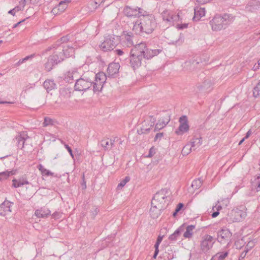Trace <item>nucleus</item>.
<instances>
[{
    "label": "nucleus",
    "instance_id": "f257e3e1",
    "mask_svg": "<svg viewBox=\"0 0 260 260\" xmlns=\"http://www.w3.org/2000/svg\"><path fill=\"white\" fill-rule=\"evenodd\" d=\"M106 80L107 76L104 72L95 74L93 71H88L76 80L74 89L76 91H85L92 87L94 93H99L102 91Z\"/></svg>",
    "mask_w": 260,
    "mask_h": 260
},
{
    "label": "nucleus",
    "instance_id": "f03ea898",
    "mask_svg": "<svg viewBox=\"0 0 260 260\" xmlns=\"http://www.w3.org/2000/svg\"><path fill=\"white\" fill-rule=\"evenodd\" d=\"M162 52L163 49L161 47L152 48L145 42H141L131 50L129 55L130 65L135 70L141 66L143 59H150Z\"/></svg>",
    "mask_w": 260,
    "mask_h": 260
},
{
    "label": "nucleus",
    "instance_id": "7ed1b4c3",
    "mask_svg": "<svg viewBox=\"0 0 260 260\" xmlns=\"http://www.w3.org/2000/svg\"><path fill=\"white\" fill-rule=\"evenodd\" d=\"M156 27V22L152 14L139 18L134 23L132 30L136 35L143 36L151 34Z\"/></svg>",
    "mask_w": 260,
    "mask_h": 260
},
{
    "label": "nucleus",
    "instance_id": "20e7f679",
    "mask_svg": "<svg viewBox=\"0 0 260 260\" xmlns=\"http://www.w3.org/2000/svg\"><path fill=\"white\" fill-rule=\"evenodd\" d=\"M234 20V17L232 14H225L222 16L216 15L210 21L212 29L214 31L220 30L225 28L226 26L231 24Z\"/></svg>",
    "mask_w": 260,
    "mask_h": 260
},
{
    "label": "nucleus",
    "instance_id": "39448f33",
    "mask_svg": "<svg viewBox=\"0 0 260 260\" xmlns=\"http://www.w3.org/2000/svg\"><path fill=\"white\" fill-rule=\"evenodd\" d=\"M169 190L167 188L161 189L160 190L157 191L154 196L152 201L151 204L157 205L159 206H162L164 209H165L169 204V197L168 194Z\"/></svg>",
    "mask_w": 260,
    "mask_h": 260
},
{
    "label": "nucleus",
    "instance_id": "423d86ee",
    "mask_svg": "<svg viewBox=\"0 0 260 260\" xmlns=\"http://www.w3.org/2000/svg\"><path fill=\"white\" fill-rule=\"evenodd\" d=\"M246 208L241 205L232 210L228 214L227 219L230 222H240L246 216Z\"/></svg>",
    "mask_w": 260,
    "mask_h": 260
},
{
    "label": "nucleus",
    "instance_id": "0eeeda50",
    "mask_svg": "<svg viewBox=\"0 0 260 260\" xmlns=\"http://www.w3.org/2000/svg\"><path fill=\"white\" fill-rule=\"evenodd\" d=\"M216 241V239L211 235H204L200 242V250L202 253H207L212 247Z\"/></svg>",
    "mask_w": 260,
    "mask_h": 260
},
{
    "label": "nucleus",
    "instance_id": "6e6552de",
    "mask_svg": "<svg viewBox=\"0 0 260 260\" xmlns=\"http://www.w3.org/2000/svg\"><path fill=\"white\" fill-rule=\"evenodd\" d=\"M117 36L114 35H109L105 38L104 41L101 44L100 48L104 51H109L113 50L117 44L116 40Z\"/></svg>",
    "mask_w": 260,
    "mask_h": 260
},
{
    "label": "nucleus",
    "instance_id": "1a4fd4ad",
    "mask_svg": "<svg viewBox=\"0 0 260 260\" xmlns=\"http://www.w3.org/2000/svg\"><path fill=\"white\" fill-rule=\"evenodd\" d=\"M232 234L227 228L222 229L217 232V240L220 244L229 243L231 241Z\"/></svg>",
    "mask_w": 260,
    "mask_h": 260
},
{
    "label": "nucleus",
    "instance_id": "9d476101",
    "mask_svg": "<svg viewBox=\"0 0 260 260\" xmlns=\"http://www.w3.org/2000/svg\"><path fill=\"white\" fill-rule=\"evenodd\" d=\"M179 122L180 123L179 126L175 131L177 135H182L189 131V126L188 124V119L186 116H181L179 118Z\"/></svg>",
    "mask_w": 260,
    "mask_h": 260
},
{
    "label": "nucleus",
    "instance_id": "9b49d317",
    "mask_svg": "<svg viewBox=\"0 0 260 260\" xmlns=\"http://www.w3.org/2000/svg\"><path fill=\"white\" fill-rule=\"evenodd\" d=\"M59 99L65 103L71 97L72 89L69 87H62L59 89Z\"/></svg>",
    "mask_w": 260,
    "mask_h": 260
},
{
    "label": "nucleus",
    "instance_id": "f8f14e48",
    "mask_svg": "<svg viewBox=\"0 0 260 260\" xmlns=\"http://www.w3.org/2000/svg\"><path fill=\"white\" fill-rule=\"evenodd\" d=\"M13 203L5 200L0 205V215L4 216L11 212V207Z\"/></svg>",
    "mask_w": 260,
    "mask_h": 260
},
{
    "label": "nucleus",
    "instance_id": "ddd939ff",
    "mask_svg": "<svg viewBox=\"0 0 260 260\" xmlns=\"http://www.w3.org/2000/svg\"><path fill=\"white\" fill-rule=\"evenodd\" d=\"M57 57L56 56H50L45 63L44 67L47 72L50 71L53 68L54 65L58 63V60H57Z\"/></svg>",
    "mask_w": 260,
    "mask_h": 260
},
{
    "label": "nucleus",
    "instance_id": "4468645a",
    "mask_svg": "<svg viewBox=\"0 0 260 260\" xmlns=\"http://www.w3.org/2000/svg\"><path fill=\"white\" fill-rule=\"evenodd\" d=\"M120 67L119 63L112 62L110 63L107 69V74L108 76L112 77L118 74Z\"/></svg>",
    "mask_w": 260,
    "mask_h": 260
},
{
    "label": "nucleus",
    "instance_id": "2eb2a0df",
    "mask_svg": "<svg viewBox=\"0 0 260 260\" xmlns=\"http://www.w3.org/2000/svg\"><path fill=\"white\" fill-rule=\"evenodd\" d=\"M157 205L151 204V207L150 209V214L152 218H157L161 214V211L165 209L162 206H159Z\"/></svg>",
    "mask_w": 260,
    "mask_h": 260
},
{
    "label": "nucleus",
    "instance_id": "dca6fc26",
    "mask_svg": "<svg viewBox=\"0 0 260 260\" xmlns=\"http://www.w3.org/2000/svg\"><path fill=\"white\" fill-rule=\"evenodd\" d=\"M77 69H71V70H69V71L64 73L63 80L66 82H71L74 79V78H76L77 77Z\"/></svg>",
    "mask_w": 260,
    "mask_h": 260
},
{
    "label": "nucleus",
    "instance_id": "f3484780",
    "mask_svg": "<svg viewBox=\"0 0 260 260\" xmlns=\"http://www.w3.org/2000/svg\"><path fill=\"white\" fill-rule=\"evenodd\" d=\"M122 36H124V40L123 42L127 47H130L133 46L134 43L133 39L134 38V35L133 32L127 31H123Z\"/></svg>",
    "mask_w": 260,
    "mask_h": 260
},
{
    "label": "nucleus",
    "instance_id": "a211bd4d",
    "mask_svg": "<svg viewBox=\"0 0 260 260\" xmlns=\"http://www.w3.org/2000/svg\"><path fill=\"white\" fill-rule=\"evenodd\" d=\"M260 7V2L257 0H252L249 2L246 7L247 11L254 12Z\"/></svg>",
    "mask_w": 260,
    "mask_h": 260
},
{
    "label": "nucleus",
    "instance_id": "6ab92c4d",
    "mask_svg": "<svg viewBox=\"0 0 260 260\" xmlns=\"http://www.w3.org/2000/svg\"><path fill=\"white\" fill-rule=\"evenodd\" d=\"M115 139H116V138L114 140L109 138L104 139L101 141V145L105 150H110L114 145Z\"/></svg>",
    "mask_w": 260,
    "mask_h": 260
},
{
    "label": "nucleus",
    "instance_id": "aec40b11",
    "mask_svg": "<svg viewBox=\"0 0 260 260\" xmlns=\"http://www.w3.org/2000/svg\"><path fill=\"white\" fill-rule=\"evenodd\" d=\"M169 116L160 119L155 125L154 131L156 132L164 128L170 121Z\"/></svg>",
    "mask_w": 260,
    "mask_h": 260
},
{
    "label": "nucleus",
    "instance_id": "412c9836",
    "mask_svg": "<svg viewBox=\"0 0 260 260\" xmlns=\"http://www.w3.org/2000/svg\"><path fill=\"white\" fill-rule=\"evenodd\" d=\"M210 82L207 80H205L203 83H198L194 87V91L196 92H198L206 90L210 86Z\"/></svg>",
    "mask_w": 260,
    "mask_h": 260
},
{
    "label": "nucleus",
    "instance_id": "4be33fe9",
    "mask_svg": "<svg viewBox=\"0 0 260 260\" xmlns=\"http://www.w3.org/2000/svg\"><path fill=\"white\" fill-rule=\"evenodd\" d=\"M205 8L196 7L194 8V15L192 18L193 21H199L201 17L205 16Z\"/></svg>",
    "mask_w": 260,
    "mask_h": 260
},
{
    "label": "nucleus",
    "instance_id": "5701e85b",
    "mask_svg": "<svg viewBox=\"0 0 260 260\" xmlns=\"http://www.w3.org/2000/svg\"><path fill=\"white\" fill-rule=\"evenodd\" d=\"M202 137H194L190 141L189 144L191 146L193 150H196L202 144Z\"/></svg>",
    "mask_w": 260,
    "mask_h": 260
},
{
    "label": "nucleus",
    "instance_id": "b1692460",
    "mask_svg": "<svg viewBox=\"0 0 260 260\" xmlns=\"http://www.w3.org/2000/svg\"><path fill=\"white\" fill-rule=\"evenodd\" d=\"M35 214L39 218H45L50 214V211L47 208H42L40 209L36 210Z\"/></svg>",
    "mask_w": 260,
    "mask_h": 260
},
{
    "label": "nucleus",
    "instance_id": "393cba45",
    "mask_svg": "<svg viewBox=\"0 0 260 260\" xmlns=\"http://www.w3.org/2000/svg\"><path fill=\"white\" fill-rule=\"evenodd\" d=\"M59 50L63 51L64 57H70L74 55L75 50L72 46L63 47V48H59Z\"/></svg>",
    "mask_w": 260,
    "mask_h": 260
},
{
    "label": "nucleus",
    "instance_id": "a878e982",
    "mask_svg": "<svg viewBox=\"0 0 260 260\" xmlns=\"http://www.w3.org/2000/svg\"><path fill=\"white\" fill-rule=\"evenodd\" d=\"M29 138L27 134L25 133L21 134L18 137L16 138L17 141V146L20 149L24 147L25 141Z\"/></svg>",
    "mask_w": 260,
    "mask_h": 260
},
{
    "label": "nucleus",
    "instance_id": "bb28decb",
    "mask_svg": "<svg viewBox=\"0 0 260 260\" xmlns=\"http://www.w3.org/2000/svg\"><path fill=\"white\" fill-rule=\"evenodd\" d=\"M123 13L127 17H137V9L132 8L129 6H126L123 9Z\"/></svg>",
    "mask_w": 260,
    "mask_h": 260
},
{
    "label": "nucleus",
    "instance_id": "cd10ccee",
    "mask_svg": "<svg viewBox=\"0 0 260 260\" xmlns=\"http://www.w3.org/2000/svg\"><path fill=\"white\" fill-rule=\"evenodd\" d=\"M184 225L180 226L173 234L169 236V239L171 241L177 240L180 237L181 233L184 231Z\"/></svg>",
    "mask_w": 260,
    "mask_h": 260
},
{
    "label": "nucleus",
    "instance_id": "c85d7f7f",
    "mask_svg": "<svg viewBox=\"0 0 260 260\" xmlns=\"http://www.w3.org/2000/svg\"><path fill=\"white\" fill-rule=\"evenodd\" d=\"M43 86L47 90V92L55 89L56 87V84L54 83L53 80H46L44 83Z\"/></svg>",
    "mask_w": 260,
    "mask_h": 260
},
{
    "label": "nucleus",
    "instance_id": "c756f323",
    "mask_svg": "<svg viewBox=\"0 0 260 260\" xmlns=\"http://www.w3.org/2000/svg\"><path fill=\"white\" fill-rule=\"evenodd\" d=\"M16 172V170L0 172V181L7 179L10 176L15 175Z\"/></svg>",
    "mask_w": 260,
    "mask_h": 260
},
{
    "label": "nucleus",
    "instance_id": "7c9ffc66",
    "mask_svg": "<svg viewBox=\"0 0 260 260\" xmlns=\"http://www.w3.org/2000/svg\"><path fill=\"white\" fill-rule=\"evenodd\" d=\"M146 120H145L144 121V123L143 124L142 126L141 127V128L138 129L137 130V133L139 135H142L143 134H148L150 132L151 127H150L149 124L147 125L146 124Z\"/></svg>",
    "mask_w": 260,
    "mask_h": 260
},
{
    "label": "nucleus",
    "instance_id": "2f4dec72",
    "mask_svg": "<svg viewBox=\"0 0 260 260\" xmlns=\"http://www.w3.org/2000/svg\"><path fill=\"white\" fill-rule=\"evenodd\" d=\"M196 226L194 225H189L186 227V231L183 234V237L185 238L190 239L192 237L193 231L195 229Z\"/></svg>",
    "mask_w": 260,
    "mask_h": 260
},
{
    "label": "nucleus",
    "instance_id": "473e14b6",
    "mask_svg": "<svg viewBox=\"0 0 260 260\" xmlns=\"http://www.w3.org/2000/svg\"><path fill=\"white\" fill-rule=\"evenodd\" d=\"M228 255V251L219 252L213 255L211 260H224Z\"/></svg>",
    "mask_w": 260,
    "mask_h": 260
},
{
    "label": "nucleus",
    "instance_id": "72a5a7b5",
    "mask_svg": "<svg viewBox=\"0 0 260 260\" xmlns=\"http://www.w3.org/2000/svg\"><path fill=\"white\" fill-rule=\"evenodd\" d=\"M37 168L41 172L42 175L43 176H53L54 174L53 173L46 169L42 164H39L37 166Z\"/></svg>",
    "mask_w": 260,
    "mask_h": 260
},
{
    "label": "nucleus",
    "instance_id": "f704fd0d",
    "mask_svg": "<svg viewBox=\"0 0 260 260\" xmlns=\"http://www.w3.org/2000/svg\"><path fill=\"white\" fill-rule=\"evenodd\" d=\"M71 39V36L70 35H67L66 36L62 37L59 40H57L56 42V45H57V47H59L62 43H67L70 41Z\"/></svg>",
    "mask_w": 260,
    "mask_h": 260
},
{
    "label": "nucleus",
    "instance_id": "c9c22d12",
    "mask_svg": "<svg viewBox=\"0 0 260 260\" xmlns=\"http://www.w3.org/2000/svg\"><path fill=\"white\" fill-rule=\"evenodd\" d=\"M252 186L256 191H260V176H257L252 182Z\"/></svg>",
    "mask_w": 260,
    "mask_h": 260
},
{
    "label": "nucleus",
    "instance_id": "e433bc0d",
    "mask_svg": "<svg viewBox=\"0 0 260 260\" xmlns=\"http://www.w3.org/2000/svg\"><path fill=\"white\" fill-rule=\"evenodd\" d=\"M202 184V182L200 179L194 180L191 183V187L193 189H197L199 188Z\"/></svg>",
    "mask_w": 260,
    "mask_h": 260
},
{
    "label": "nucleus",
    "instance_id": "4c0bfd02",
    "mask_svg": "<svg viewBox=\"0 0 260 260\" xmlns=\"http://www.w3.org/2000/svg\"><path fill=\"white\" fill-rule=\"evenodd\" d=\"M53 56H56L57 57L58 59L57 60H58V63L61 62L66 58L64 57L63 51H62L60 52H58L57 51H55Z\"/></svg>",
    "mask_w": 260,
    "mask_h": 260
},
{
    "label": "nucleus",
    "instance_id": "58836bf2",
    "mask_svg": "<svg viewBox=\"0 0 260 260\" xmlns=\"http://www.w3.org/2000/svg\"><path fill=\"white\" fill-rule=\"evenodd\" d=\"M253 95L254 98H257L260 96V81L253 88Z\"/></svg>",
    "mask_w": 260,
    "mask_h": 260
},
{
    "label": "nucleus",
    "instance_id": "ea45409f",
    "mask_svg": "<svg viewBox=\"0 0 260 260\" xmlns=\"http://www.w3.org/2000/svg\"><path fill=\"white\" fill-rule=\"evenodd\" d=\"M171 16V15H170L168 11H164L162 13V17L163 20L168 22L169 24H170Z\"/></svg>",
    "mask_w": 260,
    "mask_h": 260
},
{
    "label": "nucleus",
    "instance_id": "a19ab883",
    "mask_svg": "<svg viewBox=\"0 0 260 260\" xmlns=\"http://www.w3.org/2000/svg\"><path fill=\"white\" fill-rule=\"evenodd\" d=\"M54 123V120L49 117H46L44 118V121L43 123V126L46 127L48 125H53Z\"/></svg>",
    "mask_w": 260,
    "mask_h": 260
},
{
    "label": "nucleus",
    "instance_id": "79ce46f5",
    "mask_svg": "<svg viewBox=\"0 0 260 260\" xmlns=\"http://www.w3.org/2000/svg\"><path fill=\"white\" fill-rule=\"evenodd\" d=\"M116 54L118 56H123L122 58H124V57L128 56V52L126 50H123L121 49H116L115 50Z\"/></svg>",
    "mask_w": 260,
    "mask_h": 260
},
{
    "label": "nucleus",
    "instance_id": "37998d69",
    "mask_svg": "<svg viewBox=\"0 0 260 260\" xmlns=\"http://www.w3.org/2000/svg\"><path fill=\"white\" fill-rule=\"evenodd\" d=\"M193 149L191 148L190 144H187L182 149V153L183 155H187L189 154Z\"/></svg>",
    "mask_w": 260,
    "mask_h": 260
},
{
    "label": "nucleus",
    "instance_id": "c03bdc74",
    "mask_svg": "<svg viewBox=\"0 0 260 260\" xmlns=\"http://www.w3.org/2000/svg\"><path fill=\"white\" fill-rule=\"evenodd\" d=\"M221 209V206L220 205H216L215 206L213 207L212 210L216 211H214L211 215L213 218L216 217L219 214V211Z\"/></svg>",
    "mask_w": 260,
    "mask_h": 260
},
{
    "label": "nucleus",
    "instance_id": "a18cd8bd",
    "mask_svg": "<svg viewBox=\"0 0 260 260\" xmlns=\"http://www.w3.org/2000/svg\"><path fill=\"white\" fill-rule=\"evenodd\" d=\"M130 180V178L128 176H126L124 179L121 180L120 182L118 184L117 188H120L123 187L127 182Z\"/></svg>",
    "mask_w": 260,
    "mask_h": 260
},
{
    "label": "nucleus",
    "instance_id": "49530a36",
    "mask_svg": "<svg viewBox=\"0 0 260 260\" xmlns=\"http://www.w3.org/2000/svg\"><path fill=\"white\" fill-rule=\"evenodd\" d=\"M70 1L69 0H65L64 1H61L59 3V9H61L63 10L67 8V4L69 3Z\"/></svg>",
    "mask_w": 260,
    "mask_h": 260
},
{
    "label": "nucleus",
    "instance_id": "de8ad7c7",
    "mask_svg": "<svg viewBox=\"0 0 260 260\" xmlns=\"http://www.w3.org/2000/svg\"><path fill=\"white\" fill-rule=\"evenodd\" d=\"M179 18H180V15H179V13H178L177 15H172L170 17L171 21H170V25L172 24L174 21H178L179 20Z\"/></svg>",
    "mask_w": 260,
    "mask_h": 260
},
{
    "label": "nucleus",
    "instance_id": "09e8293b",
    "mask_svg": "<svg viewBox=\"0 0 260 260\" xmlns=\"http://www.w3.org/2000/svg\"><path fill=\"white\" fill-rule=\"evenodd\" d=\"M156 153V149L154 147H152L149 151V153L147 157H152Z\"/></svg>",
    "mask_w": 260,
    "mask_h": 260
},
{
    "label": "nucleus",
    "instance_id": "8fccbe9b",
    "mask_svg": "<svg viewBox=\"0 0 260 260\" xmlns=\"http://www.w3.org/2000/svg\"><path fill=\"white\" fill-rule=\"evenodd\" d=\"M148 118L149 119V123L148 124L150 127H152L156 121V118L152 116H149Z\"/></svg>",
    "mask_w": 260,
    "mask_h": 260
},
{
    "label": "nucleus",
    "instance_id": "3c124183",
    "mask_svg": "<svg viewBox=\"0 0 260 260\" xmlns=\"http://www.w3.org/2000/svg\"><path fill=\"white\" fill-rule=\"evenodd\" d=\"M159 244H160V243L156 242V243L154 245L155 251H154V253L153 255L154 258H156V256L157 255V254L158 253V252H159L158 247H159Z\"/></svg>",
    "mask_w": 260,
    "mask_h": 260
},
{
    "label": "nucleus",
    "instance_id": "603ef678",
    "mask_svg": "<svg viewBox=\"0 0 260 260\" xmlns=\"http://www.w3.org/2000/svg\"><path fill=\"white\" fill-rule=\"evenodd\" d=\"M100 210L98 207H94L91 210V213L93 217H95L99 212Z\"/></svg>",
    "mask_w": 260,
    "mask_h": 260
},
{
    "label": "nucleus",
    "instance_id": "864d4df0",
    "mask_svg": "<svg viewBox=\"0 0 260 260\" xmlns=\"http://www.w3.org/2000/svg\"><path fill=\"white\" fill-rule=\"evenodd\" d=\"M145 11H143V9L138 8V9L137 10V16L140 17V16L143 17V16H146L147 15H145Z\"/></svg>",
    "mask_w": 260,
    "mask_h": 260
},
{
    "label": "nucleus",
    "instance_id": "5fc2aeb1",
    "mask_svg": "<svg viewBox=\"0 0 260 260\" xmlns=\"http://www.w3.org/2000/svg\"><path fill=\"white\" fill-rule=\"evenodd\" d=\"M12 182H13L12 186L13 187H14L15 188H17V187H20L22 186L20 184V183L19 182L18 180L14 179L12 180Z\"/></svg>",
    "mask_w": 260,
    "mask_h": 260
},
{
    "label": "nucleus",
    "instance_id": "6e6d98bb",
    "mask_svg": "<svg viewBox=\"0 0 260 260\" xmlns=\"http://www.w3.org/2000/svg\"><path fill=\"white\" fill-rule=\"evenodd\" d=\"M18 180L19 182L20 183V184L22 186L24 184H29V182L25 178H20L19 179H18Z\"/></svg>",
    "mask_w": 260,
    "mask_h": 260
},
{
    "label": "nucleus",
    "instance_id": "4d7b16f0",
    "mask_svg": "<svg viewBox=\"0 0 260 260\" xmlns=\"http://www.w3.org/2000/svg\"><path fill=\"white\" fill-rule=\"evenodd\" d=\"M188 23H184V24H178L177 25V28L179 29H183L188 27Z\"/></svg>",
    "mask_w": 260,
    "mask_h": 260
},
{
    "label": "nucleus",
    "instance_id": "13d9d810",
    "mask_svg": "<svg viewBox=\"0 0 260 260\" xmlns=\"http://www.w3.org/2000/svg\"><path fill=\"white\" fill-rule=\"evenodd\" d=\"M64 146H65V148L67 149V150L69 152V153L71 155V156H72V157L73 158H74V156L73 151H72L71 148L67 144H64Z\"/></svg>",
    "mask_w": 260,
    "mask_h": 260
},
{
    "label": "nucleus",
    "instance_id": "bf43d9fd",
    "mask_svg": "<svg viewBox=\"0 0 260 260\" xmlns=\"http://www.w3.org/2000/svg\"><path fill=\"white\" fill-rule=\"evenodd\" d=\"M183 207L184 204L183 203H180L177 205L175 210L177 212H179L183 208Z\"/></svg>",
    "mask_w": 260,
    "mask_h": 260
},
{
    "label": "nucleus",
    "instance_id": "052dcab7",
    "mask_svg": "<svg viewBox=\"0 0 260 260\" xmlns=\"http://www.w3.org/2000/svg\"><path fill=\"white\" fill-rule=\"evenodd\" d=\"M164 136L163 133H157L154 137V141H157L158 139H161Z\"/></svg>",
    "mask_w": 260,
    "mask_h": 260
},
{
    "label": "nucleus",
    "instance_id": "680f3d73",
    "mask_svg": "<svg viewBox=\"0 0 260 260\" xmlns=\"http://www.w3.org/2000/svg\"><path fill=\"white\" fill-rule=\"evenodd\" d=\"M53 48H56V49H58L59 48H58V47H57V45H56V44H55L52 45L50 47H48L45 50V52H47V51H50L51 49H53Z\"/></svg>",
    "mask_w": 260,
    "mask_h": 260
},
{
    "label": "nucleus",
    "instance_id": "e2e57ef3",
    "mask_svg": "<svg viewBox=\"0 0 260 260\" xmlns=\"http://www.w3.org/2000/svg\"><path fill=\"white\" fill-rule=\"evenodd\" d=\"M34 56H35V54H31L30 55L27 56L25 57L22 59V61H23L24 62L25 61L28 60L29 59L33 58Z\"/></svg>",
    "mask_w": 260,
    "mask_h": 260
},
{
    "label": "nucleus",
    "instance_id": "0e129e2a",
    "mask_svg": "<svg viewBox=\"0 0 260 260\" xmlns=\"http://www.w3.org/2000/svg\"><path fill=\"white\" fill-rule=\"evenodd\" d=\"M251 134H252V131H251V129H249V131L246 133V135H245V136L244 137V138H245V139H248V138L249 137V136L251 135Z\"/></svg>",
    "mask_w": 260,
    "mask_h": 260
},
{
    "label": "nucleus",
    "instance_id": "69168bd1",
    "mask_svg": "<svg viewBox=\"0 0 260 260\" xmlns=\"http://www.w3.org/2000/svg\"><path fill=\"white\" fill-rule=\"evenodd\" d=\"M81 186L83 189L86 188V182L85 181L84 175L83 176V182L81 184Z\"/></svg>",
    "mask_w": 260,
    "mask_h": 260
},
{
    "label": "nucleus",
    "instance_id": "338daca9",
    "mask_svg": "<svg viewBox=\"0 0 260 260\" xmlns=\"http://www.w3.org/2000/svg\"><path fill=\"white\" fill-rule=\"evenodd\" d=\"M162 238H163V236L159 235L157 237L156 242L160 243L162 241Z\"/></svg>",
    "mask_w": 260,
    "mask_h": 260
},
{
    "label": "nucleus",
    "instance_id": "774afa93",
    "mask_svg": "<svg viewBox=\"0 0 260 260\" xmlns=\"http://www.w3.org/2000/svg\"><path fill=\"white\" fill-rule=\"evenodd\" d=\"M8 13L12 15L13 16H14L16 13V9H13L10 10L8 12Z\"/></svg>",
    "mask_w": 260,
    "mask_h": 260
}]
</instances>
